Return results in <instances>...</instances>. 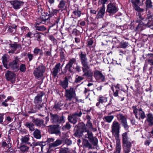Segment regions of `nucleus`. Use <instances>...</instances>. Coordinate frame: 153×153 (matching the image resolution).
Returning <instances> with one entry per match:
<instances>
[{"label":"nucleus","instance_id":"nucleus-1","mask_svg":"<svg viewBox=\"0 0 153 153\" xmlns=\"http://www.w3.org/2000/svg\"><path fill=\"white\" fill-rule=\"evenodd\" d=\"M79 55L82 65V69L84 73L83 75L88 77L92 76L93 73L92 71L90 69V67L88 65L86 54L81 51Z\"/></svg>","mask_w":153,"mask_h":153},{"label":"nucleus","instance_id":"nucleus-2","mask_svg":"<svg viewBox=\"0 0 153 153\" xmlns=\"http://www.w3.org/2000/svg\"><path fill=\"white\" fill-rule=\"evenodd\" d=\"M82 131H80L77 130L76 131L75 134L77 136H82L84 135L86 138H88L90 142L94 140V137L91 132L89 131L90 129L86 125H84L82 126Z\"/></svg>","mask_w":153,"mask_h":153},{"label":"nucleus","instance_id":"nucleus-3","mask_svg":"<svg viewBox=\"0 0 153 153\" xmlns=\"http://www.w3.org/2000/svg\"><path fill=\"white\" fill-rule=\"evenodd\" d=\"M128 132L123 133L122 135L123 147L124 153H129L130 151L131 143L129 141Z\"/></svg>","mask_w":153,"mask_h":153},{"label":"nucleus","instance_id":"nucleus-4","mask_svg":"<svg viewBox=\"0 0 153 153\" xmlns=\"http://www.w3.org/2000/svg\"><path fill=\"white\" fill-rule=\"evenodd\" d=\"M120 125L118 122L114 121L111 125V132L112 134L114 136L116 140H120L119 137Z\"/></svg>","mask_w":153,"mask_h":153},{"label":"nucleus","instance_id":"nucleus-5","mask_svg":"<svg viewBox=\"0 0 153 153\" xmlns=\"http://www.w3.org/2000/svg\"><path fill=\"white\" fill-rule=\"evenodd\" d=\"M58 12L57 10L55 9H49V16H41L39 18L37 19V22H39L40 23H42L44 24H46V22H48V20L49 18V17L51 16L52 15H56Z\"/></svg>","mask_w":153,"mask_h":153},{"label":"nucleus","instance_id":"nucleus-6","mask_svg":"<svg viewBox=\"0 0 153 153\" xmlns=\"http://www.w3.org/2000/svg\"><path fill=\"white\" fill-rule=\"evenodd\" d=\"M44 95L42 92L38 94L34 99V103L35 104V107L36 108L40 109L42 107V97Z\"/></svg>","mask_w":153,"mask_h":153},{"label":"nucleus","instance_id":"nucleus-7","mask_svg":"<svg viewBox=\"0 0 153 153\" xmlns=\"http://www.w3.org/2000/svg\"><path fill=\"white\" fill-rule=\"evenodd\" d=\"M65 96L67 98V100H71L76 96L75 91L74 89L71 88L65 90Z\"/></svg>","mask_w":153,"mask_h":153},{"label":"nucleus","instance_id":"nucleus-8","mask_svg":"<svg viewBox=\"0 0 153 153\" xmlns=\"http://www.w3.org/2000/svg\"><path fill=\"white\" fill-rule=\"evenodd\" d=\"M45 71V68L43 66H39L34 70L33 74L36 77L39 78L43 76Z\"/></svg>","mask_w":153,"mask_h":153},{"label":"nucleus","instance_id":"nucleus-9","mask_svg":"<svg viewBox=\"0 0 153 153\" xmlns=\"http://www.w3.org/2000/svg\"><path fill=\"white\" fill-rule=\"evenodd\" d=\"M5 76L7 80L10 81L12 83L15 82L16 76L13 72L7 71L5 74Z\"/></svg>","mask_w":153,"mask_h":153},{"label":"nucleus","instance_id":"nucleus-10","mask_svg":"<svg viewBox=\"0 0 153 153\" xmlns=\"http://www.w3.org/2000/svg\"><path fill=\"white\" fill-rule=\"evenodd\" d=\"M48 131L51 134H55L56 135H59L60 133L59 126L57 125L49 126H48Z\"/></svg>","mask_w":153,"mask_h":153},{"label":"nucleus","instance_id":"nucleus-11","mask_svg":"<svg viewBox=\"0 0 153 153\" xmlns=\"http://www.w3.org/2000/svg\"><path fill=\"white\" fill-rule=\"evenodd\" d=\"M76 59L75 58H72L69 61L68 63L66 65L65 68L70 73L73 72V65L74 63L76 62Z\"/></svg>","mask_w":153,"mask_h":153},{"label":"nucleus","instance_id":"nucleus-12","mask_svg":"<svg viewBox=\"0 0 153 153\" xmlns=\"http://www.w3.org/2000/svg\"><path fill=\"white\" fill-rule=\"evenodd\" d=\"M107 10L110 13H114L118 10V9L117 7L115 4L110 3L107 6Z\"/></svg>","mask_w":153,"mask_h":153},{"label":"nucleus","instance_id":"nucleus-13","mask_svg":"<svg viewBox=\"0 0 153 153\" xmlns=\"http://www.w3.org/2000/svg\"><path fill=\"white\" fill-rule=\"evenodd\" d=\"M146 118L145 121V123H146L150 127L153 126V115L149 113L146 114Z\"/></svg>","mask_w":153,"mask_h":153},{"label":"nucleus","instance_id":"nucleus-14","mask_svg":"<svg viewBox=\"0 0 153 153\" xmlns=\"http://www.w3.org/2000/svg\"><path fill=\"white\" fill-rule=\"evenodd\" d=\"M32 122L36 126L38 127L43 128L45 126L44 124V121L43 120L33 118L32 120Z\"/></svg>","mask_w":153,"mask_h":153},{"label":"nucleus","instance_id":"nucleus-15","mask_svg":"<svg viewBox=\"0 0 153 153\" xmlns=\"http://www.w3.org/2000/svg\"><path fill=\"white\" fill-rule=\"evenodd\" d=\"M10 2L11 4L12 5L13 8L16 9L20 8L21 6L23 5L24 4L23 2L17 0L11 1Z\"/></svg>","mask_w":153,"mask_h":153},{"label":"nucleus","instance_id":"nucleus-16","mask_svg":"<svg viewBox=\"0 0 153 153\" xmlns=\"http://www.w3.org/2000/svg\"><path fill=\"white\" fill-rule=\"evenodd\" d=\"M18 66V61L17 60L13 61L8 65V69L11 68L13 70L17 69Z\"/></svg>","mask_w":153,"mask_h":153},{"label":"nucleus","instance_id":"nucleus-17","mask_svg":"<svg viewBox=\"0 0 153 153\" xmlns=\"http://www.w3.org/2000/svg\"><path fill=\"white\" fill-rule=\"evenodd\" d=\"M70 78V76H66L65 77L63 81H61L60 82L59 85L63 88L65 90L66 89V88L68 86V79Z\"/></svg>","mask_w":153,"mask_h":153},{"label":"nucleus","instance_id":"nucleus-18","mask_svg":"<svg viewBox=\"0 0 153 153\" xmlns=\"http://www.w3.org/2000/svg\"><path fill=\"white\" fill-rule=\"evenodd\" d=\"M98 101L96 104V106L98 107L100 105V104H103V103L106 102L108 101V98L106 97L100 95L99 96L97 100Z\"/></svg>","mask_w":153,"mask_h":153},{"label":"nucleus","instance_id":"nucleus-19","mask_svg":"<svg viewBox=\"0 0 153 153\" xmlns=\"http://www.w3.org/2000/svg\"><path fill=\"white\" fill-rule=\"evenodd\" d=\"M133 113L134 114L136 118H139V115L142 112L143 110L141 108H137L136 105L133 106H132Z\"/></svg>","mask_w":153,"mask_h":153},{"label":"nucleus","instance_id":"nucleus-20","mask_svg":"<svg viewBox=\"0 0 153 153\" xmlns=\"http://www.w3.org/2000/svg\"><path fill=\"white\" fill-rule=\"evenodd\" d=\"M60 65L61 64L59 63L55 65V67L53 69L52 74V75L54 77H56L57 76L59 71V70Z\"/></svg>","mask_w":153,"mask_h":153},{"label":"nucleus","instance_id":"nucleus-21","mask_svg":"<svg viewBox=\"0 0 153 153\" xmlns=\"http://www.w3.org/2000/svg\"><path fill=\"white\" fill-rule=\"evenodd\" d=\"M105 5H103L99 11L97 16L98 18H102L104 16L105 12Z\"/></svg>","mask_w":153,"mask_h":153},{"label":"nucleus","instance_id":"nucleus-22","mask_svg":"<svg viewBox=\"0 0 153 153\" xmlns=\"http://www.w3.org/2000/svg\"><path fill=\"white\" fill-rule=\"evenodd\" d=\"M29 139L30 138L29 135H26L22 137L21 140L22 143H26L28 145H30V146L31 147L32 146V144H30V142H28Z\"/></svg>","mask_w":153,"mask_h":153},{"label":"nucleus","instance_id":"nucleus-23","mask_svg":"<svg viewBox=\"0 0 153 153\" xmlns=\"http://www.w3.org/2000/svg\"><path fill=\"white\" fill-rule=\"evenodd\" d=\"M21 152L23 153H26L28 152L29 147L25 144L22 143L21 144L19 148Z\"/></svg>","mask_w":153,"mask_h":153},{"label":"nucleus","instance_id":"nucleus-24","mask_svg":"<svg viewBox=\"0 0 153 153\" xmlns=\"http://www.w3.org/2000/svg\"><path fill=\"white\" fill-rule=\"evenodd\" d=\"M121 149V143L120 140L116 141L115 151L113 153H120Z\"/></svg>","mask_w":153,"mask_h":153},{"label":"nucleus","instance_id":"nucleus-25","mask_svg":"<svg viewBox=\"0 0 153 153\" xmlns=\"http://www.w3.org/2000/svg\"><path fill=\"white\" fill-rule=\"evenodd\" d=\"M68 119L70 122L74 124L77 121V118L73 114L68 116Z\"/></svg>","mask_w":153,"mask_h":153},{"label":"nucleus","instance_id":"nucleus-26","mask_svg":"<svg viewBox=\"0 0 153 153\" xmlns=\"http://www.w3.org/2000/svg\"><path fill=\"white\" fill-rule=\"evenodd\" d=\"M25 126L29 129L30 131L31 132L35 130L34 125L32 123L26 122Z\"/></svg>","mask_w":153,"mask_h":153},{"label":"nucleus","instance_id":"nucleus-27","mask_svg":"<svg viewBox=\"0 0 153 153\" xmlns=\"http://www.w3.org/2000/svg\"><path fill=\"white\" fill-rule=\"evenodd\" d=\"M8 58V55L7 54H4L2 57L3 65L4 67L7 69H8L7 65V59Z\"/></svg>","mask_w":153,"mask_h":153},{"label":"nucleus","instance_id":"nucleus-28","mask_svg":"<svg viewBox=\"0 0 153 153\" xmlns=\"http://www.w3.org/2000/svg\"><path fill=\"white\" fill-rule=\"evenodd\" d=\"M146 27V25L143 22H140L136 27V29L137 30L142 31L145 29Z\"/></svg>","mask_w":153,"mask_h":153},{"label":"nucleus","instance_id":"nucleus-29","mask_svg":"<svg viewBox=\"0 0 153 153\" xmlns=\"http://www.w3.org/2000/svg\"><path fill=\"white\" fill-rule=\"evenodd\" d=\"M34 130L33 133L34 137L36 139H40L41 137V135L40 130L37 129Z\"/></svg>","mask_w":153,"mask_h":153},{"label":"nucleus","instance_id":"nucleus-30","mask_svg":"<svg viewBox=\"0 0 153 153\" xmlns=\"http://www.w3.org/2000/svg\"><path fill=\"white\" fill-rule=\"evenodd\" d=\"M62 143V140L57 139L55 141L51 143L50 145V146L51 147H56L61 145Z\"/></svg>","mask_w":153,"mask_h":153},{"label":"nucleus","instance_id":"nucleus-31","mask_svg":"<svg viewBox=\"0 0 153 153\" xmlns=\"http://www.w3.org/2000/svg\"><path fill=\"white\" fill-rule=\"evenodd\" d=\"M33 53L36 55L39 54L40 56H42L43 54L42 50L39 48L37 47L35 48L33 51Z\"/></svg>","mask_w":153,"mask_h":153},{"label":"nucleus","instance_id":"nucleus-32","mask_svg":"<svg viewBox=\"0 0 153 153\" xmlns=\"http://www.w3.org/2000/svg\"><path fill=\"white\" fill-rule=\"evenodd\" d=\"M83 146L86 148L89 149H93L94 148L92 147L91 145L89 143L88 140H85L83 141Z\"/></svg>","mask_w":153,"mask_h":153},{"label":"nucleus","instance_id":"nucleus-33","mask_svg":"<svg viewBox=\"0 0 153 153\" xmlns=\"http://www.w3.org/2000/svg\"><path fill=\"white\" fill-rule=\"evenodd\" d=\"M117 119L120 120L121 123L127 121L126 119L122 114H120L117 115Z\"/></svg>","mask_w":153,"mask_h":153},{"label":"nucleus","instance_id":"nucleus-34","mask_svg":"<svg viewBox=\"0 0 153 153\" xmlns=\"http://www.w3.org/2000/svg\"><path fill=\"white\" fill-rule=\"evenodd\" d=\"M114 116L112 115L105 116L103 119L104 120L108 123H110L114 118Z\"/></svg>","mask_w":153,"mask_h":153},{"label":"nucleus","instance_id":"nucleus-35","mask_svg":"<svg viewBox=\"0 0 153 153\" xmlns=\"http://www.w3.org/2000/svg\"><path fill=\"white\" fill-rule=\"evenodd\" d=\"M145 4L146 9L151 8L153 7L151 0H146Z\"/></svg>","mask_w":153,"mask_h":153},{"label":"nucleus","instance_id":"nucleus-36","mask_svg":"<svg viewBox=\"0 0 153 153\" xmlns=\"http://www.w3.org/2000/svg\"><path fill=\"white\" fill-rule=\"evenodd\" d=\"M147 25L151 29H153V16L149 19V21Z\"/></svg>","mask_w":153,"mask_h":153},{"label":"nucleus","instance_id":"nucleus-37","mask_svg":"<svg viewBox=\"0 0 153 153\" xmlns=\"http://www.w3.org/2000/svg\"><path fill=\"white\" fill-rule=\"evenodd\" d=\"M63 105V104L61 103L60 102H59L57 103L54 105L53 108L58 111L60 110L61 109V107Z\"/></svg>","mask_w":153,"mask_h":153},{"label":"nucleus","instance_id":"nucleus-38","mask_svg":"<svg viewBox=\"0 0 153 153\" xmlns=\"http://www.w3.org/2000/svg\"><path fill=\"white\" fill-rule=\"evenodd\" d=\"M58 116L57 114H51V119L53 122L56 123Z\"/></svg>","mask_w":153,"mask_h":153},{"label":"nucleus","instance_id":"nucleus-39","mask_svg":"<svg viewBox=\"0 0 153 153\" xmlns=\"http://www.w3.org/2000/svg\"><path fill=\"white\" fill-rule=\"evenodd\" d=\"M135 10L138 12H143L144 10L143 9L140 8L137 4L133 6Z\"/></svg>","mask_w":153,"mask_h":153},{"label":"nucleus","instance_id":"nucleus-40","mask_svg":"<svg viewBox=\"0 0 153 153\" xmlns=\"http://www.w3.org/2000/svg\"><path fill=\"white\" fill-rule=\"evenodd\" d=\"M21 45L16 43L11 44L10 47L12 48L13 50H14L15 51L18 48H20Z\"/></svg>","mask_w":153,"mask_h":153},{"label":"nucleus","instance_id":"nucleus-41","mask_svg":"<svg viewBox=\"0 0 153 153\" xmlns=\"http://www.w3.org/2000/svg\"><path fill=\"white\" fill-rule=\"evenodd\" d=\"M66 2L64 0H61L58 5V7L61 9H63L65 6Z\"/></svg>","mask_w":153,"mask_h":153},{"label":"nucleus","instance_id":"nucleus-42","mask_svg":"<svg viewBox=\"0 0 153 153\" xmlns=\"http://www.w3.org/2000/svg\"><path fill=\"white\" fill-rule=\"evenodd\" d=\"M35 27L36 30L42 31H44L46 30V28L43 26H36Z\"/></svg>","mask_w":153,"mask_h":153},{"label":"nucleus","instance_id":"nucleus-43","mask_svg":"<svg viewBox=\"0 0 153 153\" xmlns=\"http://www.w3.org/2000/svg\"><path fill=\"white\" fill-rule=\"evenodd\" d=\"M137 16L138 17L137 18V20L136 21V22L138 23L143 22L142 21L143 20L144 18L142 17L141 14L139 13Z\"/></svg>","mask_w":153,"mask_h":153},{"label":"nucleus","instance_id":"nucleus-44","mask_svg":"<svg viewBox=\"0 0 153 153\" xmlns=\"http://www.w3.org/2000/svg\"><path fill=\"white\" fill-rule=\"evenodd\" d=\"M70 151L69 149L66 148L60 149L59 153H69Z\"/></svg>","mask_w":153,"mask_h":153},{"label":"nucleus","instance_id":"nucleus-45","mask_svg":"<svg viewBox=\"0 0 153 153\" xmlns=\"http://www.w3.org/2000/svg\"><path fill=\"white\" fill-rule=\"evenodd\" d=\"M63 140L65 142V143L67 144L68 145H70L72 143L71 141L68 137H65L63 139Z\"/></svg>","mask_w":153,"mask_h":153},{"label":"nucleus","instance_id":"nucleus-46","mask_svg":"<svg viewBox=\"0 0 153 153\" xmlns=\"http://www.w3.org/2000/svg\"><path fill=\"white\" fill-rule=\"evenodd\" d=\"M96 79L97 80H100V81L102 82H105V76L102 74L98 77V78H97Z\"/></svg>","mask_w":153,"mask_h":153},{"label":"nucleus","instance_id":"nucleus-47","mask_svg":"<svg viewBox=\"0 0 153 153\" xmlns=\"http://www.w3.org/2000/svg\"><path fill=\"white\" fill-rule=\"evenodd\" d=\"M64 117L63 116H58L56 123H64Z\"/></svg>","mask_w":153,"mask_h":153},{"label":"nucleus","instance_id":"nucleus-48","mask_svg":"<svg viewBox=\"0 0 153 153\" xmlns=\"http://www.w3.org/2000/svg\"><path fill=\"white\" fill-rule=\"evenodd\" d=\"M139 118H137L139 120H140L141 119H143L146 117V115L145 114V112L143 111L142 112H141V113L139 115Z\"/></svg>","mask_w":153,"mask_h":153},{"label":"nucleus","instance_id":"nucleus-49","mask_svg":"<svg viewBox=\"0 0 153 153\" xmlns=\"http://www.w3.org/2000/svg\"><path fill=\"white\" fill-rule=\"evenodd\" d=\"M51 48L50 50L45 51L44 53L45 56V57H48V56H51Z\"/></svg>","mask_w":153,"mask_h":153},{"label":"nucleus","instance_id":"nucleus-50","mask_svg":"<svg viewBox=\"0 0 153 153\" xmlns=\"http://www.w3.org/2000/svg\"><path fill=\"white\" fill-rule=\"evenodd\" d=\"M102 74L99 71L96 70L94 71V76L96 79L98 78L99 76L101 75Z\"/></svg>","mask_w":153,"mask_h":153},{"label":"nucleus","instance_id":"nucleus-51","mask_svg":"<svg viewBox=\"0 0 153 153\" xmlns=\"http://www.w3.org/2000/svg\"><path fill=\"white\" fill-rule=\"evenodd\" d=\"M73 114L77 118V117H80L81 116L82 114V113L81 110H79Z\"/></svg>","mask_w":153,"mask_h":153},{"label":"nucleus","instance_id":"nucleus-52","mask_svg":"<svg viewBox=\"0 0 153 153\" xmlns=\"http://www.w3.org/2000/svg\"><path fill=\"white\" fill-rule=\"evenodd\" d=\"M73 13L74 15L75 18L80 17L81 14V12L80 11H74Z\"/></svg>","mask_w":153,"mask_h":153},{"label":"nucleus","instance_id":"nucleus-53","mask_svg":"<svg viewBox=\"0 0 153 153\" xmlns=\"http://www.w3.org/2000/svg\"><path fill=\"white\" fill-rule=\"evenodd\" d=\"M60 56L62 58H64V51L65 50L64 48H61L59 49Z\"/></svg>","mask_w":153,"mask_h":153},{"label":"nucleus","instance_id":"nucleus-54","mask_svg":"<svg viewBox=\"0 0 153 153\" xmlns=\"http://www.w3.org/2000/svg\"><path fill=\"white\" fill-rule=\"evenodd\" d=\"M128 44L127 42H124L121 43L120 45V47L123 48H126L128 46Z\"/></svg>","mask_w":153,"mask_h":153},{"label":"nucleus","instance_id":"nucleus-55","mask_svg":"<svg viewBox=\"0 0 153 153\" xmlns=\"http://www.w3.org/2000/svg\"><path fill=\"white\" fill-rule=\"evenodd\" d=\"M86 125L90 129H93L92 124L90 120L87 121Z\"/></svg>","mask_w":153,"mask_h":153},{"label":"nucleus","instance_id":"nucleus-56","mask_svg":"<svg viewBox=\"0 0 153 153\" xmlns=\"http://www.w3.org/2000/svg\"><path fill=\"white\" fill-rule=\"evenodd\" d=\"M16 27L17 26L16 25H15L14 26H10L9 27L8 29V31L10 33H12L13 32V29H16Z\"/></svg>","mask_w":153,"mask_h":153},{"label":"nucleus","instance_id":"nucleus-57","mask_svg":"<svg viewBox=\"0 0 153 153\" xmlns=\"http://www.w3.org/2000/svg\"><path fill=\"white\" fill-rule=\"evenodd\" d=\"M34 36L35 37L37 38V40L38 41L40 40L41 36L39 33H35L34 34Z\"/></svg>","mask_w":153,"mask_h":153},{"label":"nucleus","instance_id":"nucleus-58","mask_svg":"<svg viewBox=\"0 0 153 153\" xmlns=\"http://www.w3.org/2000/svg\"><path fill=\"white\" fill-rule=\"evenodd\" d=\"M122 124L123 126L124 127V128L126 130H127L129 128V126H128L127 124V121L125 122H123Z\"/></svg>","mask_w":153,"mask_h":153},{"label":"nucleus","instance_id":"nucleus-59","mask_svg":"<svg viewBox=\"0 0 153 153\" xmlns=\"http://www.w3.org/2000/svg\"><path fill=\"white\" fill-rule=\"evenodd\" d=\"M53 18L54 20V25H55L56 24H58L59 20V17H56L55 16H54Z\"/></svg>","mask_w":153,"mask_h":153},{"label":"nucleus","instance_id":"nucleus-60","mask_svg":"<svg viewBox=\"0 0 153 153\" xmlns=\"http://www.w3.org/2000/svg\"><path fill=\"white\" fill-rule=\"evenodd\" d=\"M71 127V126L70 124L68 123H66L65 125L63 126L62 128L64 129H69Z\"/></svg>","mask_w":153,"mask_h":153},{"label":"nucleus","instance_id":"nucleus-61","mask_svg":"<svg viewBox=\"0 0 153 153\" xmlns=\"http://www.w3.org/2000/svg\"><path fill=\"white\" fill-rule=\"evenodd\" d=\"M131 2L133 5L140 3V0H131Z\"/></svg>","mask_w":153,"mask_h":153},{"label":"nucleus","instance_id":"nucleus-62","mask_svg":"<svg viewBox=\"0 0 153 153\" xmlns=\"http://www.w3.org/2000/svg\"><path fill=\"white\" fill-rule=\"evenodd\" d=\"M49 39L50 40L52 41L54 44H56L57 43L56 39H55L53 36H49Z\"/></svg>","mask_w":153,"mask_h":153},{"label":"nucleus","instance_id":"nucleus-63","mask_svg":"<svg viewBox=\"0 0 153 153\" xmlns=\"http://www.w3.org/2000/svg\"><path fill=\"white\" fill-rule=\"evenodd\" d=\"M26 67L25 65L22 64L20 66V70L22 72L25 71L26 70Z\"/></svg>","mask_w":153,"mask_h":153},{"label":"nucleus","instance_id":"nucleus-64","mask_svg":"<svg viewBox=\"0 0 153 153\" xmlns=\"http://www.w3.org/2000/svg\"><path fill=\"white\" fill-rule=\"evenodd\" d=\"M83 78L82 76H79L77 78H76L75 80V82L77 83L80 82L81 80L83 79Z\"/></svg>","mask_w":153,"mask_h":153}]
</instances>
